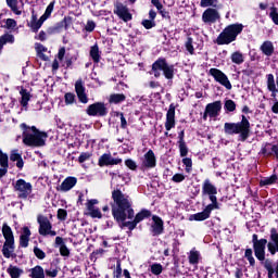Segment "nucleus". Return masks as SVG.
Masks as SVG:
<instances>
[{
  "instance_id": "obj_1",
  "label": "nucleus",
  "mask_w": 278,
  "mask_h": 278,
  "mask_svg": "<svg viewBox=\"0 0 278 278\" xmlns=\"http://www.w3.org/2000/svg\"><path fill=\"white\" fill-rule=\"evenodd\" d=\"M112 215L115 218V220L119 224V227L123 229V227H128V229L134 230L136 229V225L138 223H142L144 218H149L151 216V212L147 210H142L139 212L132 222H125L127 218L131 220L134 218V208H131V203L129 202V199L123 194V191L121 190H114L112 192Z\"/></svg>"
},
{
  "instance_id": "obj_2",
  "label": "nucleus",
  "mask_w": 278,
  "mask_h": 278,
  "mask_svg": "<svg viewBox=\"0 0 278 278\" xmlns=\"http://www.w3.org/2000/svg\"><path fill=\"white\" fill-rule=\"evenodd\" d=\"M224 131L227 136L239 135L241 142H247L251 137V122L247 115H241V121L238 123H225Z\"/></svg>"
},
{
  "instance_id": "obj_3",
  "label": "nucleus",
  "mask_w": 278,
  "mask_h": 278,
  "mask_svg": "<svg viewBox=\"0 0 278 278\" xmlns=\"http://www.w3.org/2000/svg\"><path fill=\"white\" fill-rule=\"evenodd\" d=\"M23 128V142L26 147H45L47 142V138L49 136L45 131L38 130L36 126H27L26 124H22Z\"/></svg>"
},
{
  "instance_id": "obj_4",
  "label": "nucleus",
  "mask_w": 278,
  "mask_h": 278,
  "mask_svg": "<svg viewBox=\"0 0 278 278\" xmlns=\"http://www.w3.org/2000/svg\"><path fill=\"white\" fill-rule=\"evenodd\" d=\"M244 25L240 23L230 24L218 35L216 42L217 45H231L236 42L240 33L243 31Z\"/></svg>"
},
{
  "instance_id": "obj_5",
  "label": "nucleus",
  "mask_w": 278,
  "mask_h": 278,
  "mask_svg": "<svg viewBox=\"0 0 278 278\" xmlns=\"http://www.w3.org/2000/svg\"><path fill=\"white\" fill-rule=\"evenodd\" d=\"M152 71L155 77H160V71H162L166 79H173L175 75V67L173 65H168L166 60H157L154 62L152 65Z\"/></svg>"
},
{
  "instance_id": "obj_6",
  "label": "nucleus",
  "mask_w": 278,
  "mask_h": 278,
  "mask_svg": "<svg viewBox=\"0 0 278 278\" xmlns=\"http://www.w3.org/2000/svg\"><path fill=\"white\" fill-rule=\"evenodd\" d=\"M14 190L17 193V197L20 199H27L29 194H31L34 187L30 185V182L25 181V179H18L14 185H13Z\"/></svg>"
},
{
  "instance_id": "obj_7",
  "label": "nucleus",
  "mask_w": 278,
  "mask_h": 278,
  "mask_svg": "<svg viewBox=\"0 0 278 278\" xmlns=\"http://www.w3.org/2000/svg\"><path fill=\"white\" fill-rule=\"evenodd\" d=\"M210 75L215 79V81H217V84L224 86L226 90H231V81H229V77H227L223 71L213 67L210 70Z\"/></svg>"
},
{
  "instance_id": "obj_8",
  "label": "nucleus",
  "mask_w": 278,
  "mask_h": 278,
  "mask_svg": "<svg viewBox=\"0 0 278 278\" xmlns=\"http://www.w3.org/2000/svg\"><path fill=\"white\" fill-rule=\"evenodd\" d=\"M37 223H39V233L40 236H56V232L52 229L51 222L49 218L39 215L37 217Z\"/></svg>"
},
{
  "instance_id": "obj_9",
  "label": "nucleus",
  "mask_w": 278,
  "mask_h": 278,
  "mask_svg": "<svg viewBox=\"0 0 278 278\" xmlns=\"http://www.w3.org/2000/svg\"><path fill=\"white\" fill-rule=\"evenodd\" d=\"M266 244H268L267 239H260L258 242L253 244L254 255L258 262L266 260Z\"/></svg>"
},
{
  "instance_id": "obj_10",
  "label": "nucleus",
  "mask_w": 278,
  "mask_h": 278,
  "mask_svg": "<svg viewBox=\"0 0 278 278\" xmlns=\"http://www.w3.org/2000/svg\"><path fill=\"white\" fill-rule=\"evenodd\" d=\"M258 155H263V157H276L278 160V144H273L270 142H266L262 146Z\"/></svg>"
},
{
  "instance_id": "obj_11",
  "label": "nucleus",
  "mask_w": 278,
  "mask_h": 278,
  "mask_svg": "<svg viewBox=\"0 0 278 278\" xmlns=\"http://www.w3.org/2000/svg\"><path fill=\"white\" fill-rule=\"evenodd\" d=\"M88 116H105L108 109L103 102H96L87 108Z\"/></svg>"
},
{
  "instance_id": "obj_12",
  "label": "nucleus",
  "mask_w": 278,
  "mask_h": 278,
  "mask_svg": "<svg viewBox=\"0 0 278 278\" xmlns=\"http://www.w3.org/2000/svg\"><path fill=\"white\" fill-rule=\"evenodd\" d=\"M99 204V200L97 199H92V200H88L86 203V207L88 211V216H91V218H102L101 215V210H99V207H97L96 205Z\"/></svg>"
},
{
  "instance_id": "obj_13",
  "label": "nucleus",
  "mask_w": 278,
  "mask_h": 278,
  "mask_svg": "<svg viewBox=\"0 0 278 278\" xmlns=\"http://www.w3.org/2000/svg\"><path fill=\"white\" fill-rule=\"evenodd\" d=\"M270 240L271 242H268L267 249L270 255H276L278 253V233L276 228L270 229Z\"/></svg>"
},
{
  "instance_id": "obj_14",
  "label": "nucleus",
  "mask_w": 278,
  "mask_h": 278,
  "mask_svg": "<svg viewBox=\"0 0 278 278\" xmlns=\"http://www.w3.org/2000/svg\"><path fill=\"white\" fill-rule=\"evenodd\" d=\"M216 194H218V190L214 185H210V212H214V210H220V203H218V198H216Z\"/></svg>"
},
{
  "instance_id": "obj_15",
  "label": "nucleus",
  "mask_w": 278,
  "mask_h": 278,
  "mask_svg": "<svg viewBox=\"0 0 278 278\" xmlns=\"http://www.w3.org/2000/svg\"><path fill=\"white\" fill-rule=\"evenodd\" d=\"M122 162V159H114L112 157V154H103L102 156H100L98 164L99 166H116Z\"/></svg>"
},
{
  "instance_id": "obj_16",
  "label": "nucleus",
  "mask_w": 278,
  "mask_h": 278,
  "mask_svg": "<svg viewBox=\"0 0 278 278\" xmlns=\"http://www.w3.org/2000/svg\"><path fill=\"white\" fill-rule=\"evenodd\" d=\"M115 14L122 18V21H131V13L129 12V9L127 7L123 5L122 3H117L115 8Z\"/></svg>"
},
{
  "instance_id": "obj_17",
  "label": "nucleus",
  "mask_w": 278,
  "mask_h": 278,
  "mask_svg": "<svg viewBox=\"0 0 278 278\" xmlns=\"http://www.w3.org/2000/svg\"><path fill=\"white\" fill-rule=\"evenodd\" d=\"M75 91L80 103H88V96H86V87H84V81L81 80L76 81Z\"/></svg>"
},
{
  "instance_id": "obj_18",
  "label": "nucleus",
  "mask_w": 278,
  "mask_h": 278,
  "mask_svg": "<svg viewBox=\"0 0 278 278\" xmlns=\"http://www.w3.org/2000/svg\"><path fill=\"white\" fill-rule=\"evenodd\" d=\"M155 153H153L152 150H149L143 156L141 166L142 168H155Z\"/></svg>"
},
{
  "instance_id": "obj_19",
  "label": "nucleus",
  "mask_w": 278,
  "mask_h": 278,
  "mask_svg": "<svg viewBox=\"0 0 278 278\" xmlns=\"http://www.w3.org/2000/svg\"><path fill=\"white\" fill-rule=\"evenodd\" d=\"M77 186V179L75 177H67L63 180L61 186L59 187V190L61 192H68V190H73Z\"/></svg>"
},
{
  "instance_id": "obj_20",
  "label": "nucleus",
  "mask_w": 278,
  "mask_h": 278,
  "mask_svg": "<svg viewBox=\"0 0 278 278\" xmlns=\"http://www.w3.org/2000/svg\"><path fill=\"white\" fill-rule=\"evenodd\" d=\"M175 127V106L170 105L166 115L165 128L167 131H170Z\"/></svg>"
},
{
  "instance_id": "obj_21",
  "label": "nucleus",
  "mask_w": 278,
  "mask_h": 278,
  "mask_svg": "<svg viewBox=\"0 0 278 278\" xmlns=\"http://www.w3.org/2000/svg\"><path fill=\"white\" fill-rule=\"evenodd\" d=\"M260 51H262L263 55L270 58L273 53H275V46L273 45V41L270 40L264 41L260 47Z\"/></svg>"
},
{
  "instance_id": "obj_22",
  "label": "nucleus",
  "mask_w": 278,
  "mask_h": 278,
  "mask_svg": "<svg viewBox=\"0 0 278 278\" xmlns=\"http://www.w3.org/2000/svg\"><path fill=\"white\" fill-rule=\"evenodd\" d=\"M223 110V102L220 100L210 103V118H216L220 115Z\"/></svg>"
},
{
  "instance_id": "obj_23",
  "label": "nucleus",
  "mask_w": 278,
  "mask_h": 278,
  "mask_svg": "<svg viewBox=\"0 0 278 278\" xmlns=\"http://www.w3.org/2000/svg\"><path fill=\"white\" fill-rule=\"evenodd\" d=\"M267 90H269V92H271V97L273 99L277 98V85H275V75L273 74H267Z\"/></svg>"
},
{
  "instance_id": "obj_24",
  "label": "nucleus",
  "mask_w": 278,
  "mask_h": 278,
  "mask_svg": "<svg viewBox=\"0 0 278 278\" xmlns=\"http://www.w3.org/2000/svg\"><path fill=\"white\" fill-rule=\"evenodd\" d=\"M154 224L152 225L153 236H160L164 231V222L157 216H153Z\"/></svg>"
},
{
  "instance_id": "obj_25",
  "label": "nucleus",
  "mask_w": 278,
  "mask_h": 278,
  "mask_svg": "<svg viewBox=\"0 0 278 278\" xmlns=\"http://www.w3.org/2000/svg\"><path fill=\"white\" fill-rule=\"evenodd\" d=\"M2 255L10 260L14 255V241H4L2 247Z\"/></svg>"
},
{
  "instance_id": "obj_26",
  "label": "nucleus",
  "mask_w": 278,
  "mask_h": 278,
  "mask_svg": "<svg viewBox=\"0 0 278 278\" xmlns=\"http://www.w3.org/2000/svg\"><path fill=\"white\" fill-rule=\"evenodd\" d=\"M45 21H47L45 17H40L38 20V17L35 14H33L29 23L30 29L35 33L38 31V29L42 27V23H45Z\"/></svg>"
},
{
  "instance_id": "obj_27",
  "label": "nucleus",
  "mask_w": 278,
  "mask_h": 278,
  "mask_svg": "<svg viewBox=\"0 0 278 278\" xmlns=\"http://www.w3.org/2000/svg\"><path fill=\"white\" fill-rule=\"evenodd\" d=\"M29 236H31V231L28 227H24L23 233L20 237V245L24 249H27V247H29Z\"/></svg>"
},
{
  "instance_id": "obj_28",
  "label": "nucleus",
  "mask_w": 278,
  "mask_h": 278,
  "mask_svg": "<svg viewBox=\"0 0 278 278\" xmlns=\"http://www.w3.org/2000/svg\"><path fill=\"white\" fill-rule=\"evenodd\" d=\"M10 160H11V162H17L16 163L17 168H23V166L25 164L23 162V156L21 155V153H18V150L11 151Z\"/></svg>"
},
{
  "instance_id": "obj_29",
  "label": "nucleus",
  "mask_w": 278,
  "mask_h": 278,
  "mask_svg": "<svg viewBox=\"0 0 278 278\" xmlns=\"http://www.w3.org/2000/svg\"><path fill=\"white\" fill-rule=\"evenodd\" d=\"M2 236L5 242L14 241V232H12V228L8 224H3L2 226Z\"/></svg>"
},
{
  "instance_id": "obj_30",
  "label": "nucleus",
  "mask_w": 278,
  "mask_h": 278,
  "mask_svg": "<svg viewBox=\"0 0 278 278\" xmlns=\"http://www.w3.org/2000/svg\"><path fill=\"white\" fill-rule=\"evenodd\" d=\"M206 218H210V206L201 213L190 215L189 220H206Z\"/></svg>"
},
{
  "instance_id": "obj_31",
  "label": "nucleus",
  "mask_w": 278,
  "mask_h": 278,
  "mask_svg": "<svg viewBox=\"0 0 278 278\" xmlns=\"http://www.w3.org/2000/svg\"><path fill=\"white\" fill-rule=\"evenodd\" d=\"M278 176L277 174H273L270 177H265L264 179L260 180V187L264 188L265 186H273L274 184H277Z\"/></svg>"
},
{
  "instance_id": "obj_32",
  "label": "nucleus",
  "mask_w": 278,
  "mask_h": 278,
  "mask_svg": "<svg viewBox=\"0 0 278 278\" xmlns=\"http://www.w3.org/2000/svg\"><path fill=\"white\" fill-rule=\"evenodd\" d=\"M7 5L13 14H16V16H21V14H23V11L18 9V0H7Z\"/></svg>"
},
{
  "instance_id": "obj_33",
  "label": "nucleus",
  "mask_w": 278,
  "mask_h": 278,
  "mask_svg": "<svg viewBox=\"0 0 278 278\" xmlns=\"http://www.w3.org/2000/svg\"><path fill=\"white\" fill-rule=\"evenodd\" d=\"M230 60L232 64H244V54H242L240 51H236L231 54Z\"/></svg>"
},
{
  "instance_id": "obj_34",
  "label": "nucleus",
  "mask_w": 278,
  "mask_h": 278,
  "mask_svg": "<svg viewBox=\"0 0 278 278\" xmlns=\"http://www.w3.org/2000/svg\"><path fill=\"white\" fill-rule=\"evenodd\" d=\"M7 273H9L11 278H18V277H21V275H23V269L11 265L7 269Z\"/></svg>"
},
{
  "instance_id": "obj_35",
  "label": "nucleus",
  "mask_w": 278,
  "mask_h": 278,
  "mask_svg": "<svg viewBox=\"0 0 278 278\" xmlns=\"http://www.w3.org/2000/svg\"><path fill=\"white\" fill-rule=\"evenodd\" d=\"M31 278H45V269L40 266H36L31 269Z\"/></svg>"
},
{
  "instance_id": "obj_36",
  "label": "nucleus",
  "mask_w": 278,
  "mask_h": 278,
  "mask_svg": "<svg viewBox=\"0 0 278 278\" xmlns=\"http://www.w3.org/2000/svg\"><path fill=\"white\" fill-rule=\"evenodd\" d=\"M90 58H92L93 62H99L101 60V54H99V46L94 45L90 49Z\"/></svg>"
},
{
  "instance_id": "obj_37",
  "label": "nucleus",
  "mask_w": 278,
  "mask_h": 278,
  "mask_svg": "<svg viewBox=\"0 0 278 278\" xmlns=\"http://www.w3.org/2000/svg\"><path fill=\"white\" fill-rule=\"evenodd\" d=\"M269 18L273 21L274 25H278V8L273 5L269 8Z\"/></svg>"
},
{
  "instance_id": "obj_38",
  "label": "nucleus",
  "mask_w": 278,
  "mask_h": 278,
  "mask_svg": "<svg viewBox=\"0 0 278 278\" xmlns=\"http://www.w3.org/2000/svg\"><path fill=\"white\" fill-rule=\"evenodd\" d=\"M110 103H123L125 101V94L123 93H113L110 96Z\"/></svg>"
},
{
  "instance_id": "obj_39",
  "label": "nucleus",
  "mask_w": 278,
  "mask_h": 278,
  "mask_svg": "<svg viewBox=\"0 0 278 278\" xmlns=\"http://www.w3.org/2000/svg\"><path fill=\"white\" fill-rule=\"evenodd\" d=\"M244 257L248 260L250 266H255V257H253V250L251 248L245 250Z\"/></svg>"
},
{
  "instance_id": "obj_40",
  "label": "nucleus",
  "mask_w": 278,
  "mask_h": 278,
  "mask_svg": "<svg viewBox=\"0 0 278 278\" xmlns=\"http://www.w3.org/2000/svg\"><path fill=\"white\" fill-rule=\"evenodd\" d=\"M0 42H1L2 47H3V45H8V42L11 45L14 43V35L5 34V35L1 36Z\"/></svg>"
},
{
  "instance_id": "obj_41",
  "label": "nucleus",
  "mask_w": 278,
  "mask_h": 278,
  "mask_svg": "<svg viewBox=\"0 0 278 278\" xmlns=\"http://www.w3.org/2000/svg\"><path fill=\"white\" fill-rule=\"evenodd\" d=\"M264 268L267 270V277L273 278L275 275V268L273 267V263L270 261H265Z\"/></svg>"
},
{
  "instance_id": "obj_42",
  "label": "nucleus",
  "mask_w": 278,
  "mask_h": 278,
  "mask_svg": "<svg viewBox=\"0 0 278 278\" xmlns=\"http://www.w3.org/2000/svg\"><path fill=\"white\" fill-rule=\"evenodd\" d=\"M216 21H220V14L216 9H210V23H216Z\"/></svg>"
},
{
  "instance_id": "obj_43",
  "label": "nucleus",
  "mask_w": 278,
  "mask_h": 278,
  "mask_svg": "<svg viewBox=\"0 0 278 278\" xmlns=\"http://www.w3.org/2000/svg\"><path fill=\"white\" fill-rule=\"evenodd\" d=\"M224 110H226V112H236V102L233 100H226Z\"/></svg>"
},
{
  "instance_id": "obj_44",
  "label": "nucleus",
  "mask_w": 278,
  "mask_h": 278,
  "mask_svg": "<svg viewBox=\"0 0 278 278\" xmlns=\"http://www.w3.org/2000/svg\"><path fill=\"white\" fill-rule=\"evenodd\" d=\"M0 166L2 169L8 170V154L3 153V151L0 150Z\"/></svg>"
},
{
  "instance_id": "obj_45",
  "label": "nucleus",
  "mask_w": 278,
  "mask_h": 278,
  "mask_svg": "<svg viewBox=\"0 0 278 278\" xmlns=\"http://www.w3.org/2000/svg\"><path fill=\"white\" fill-rule=\"evenodd\" d=\"M20 93L22 96V105L25 108V105H27L29 102V92H27L25 89H22Z\"/></svg>"
},
{
  "instance_id": "obj_46",
  "label": "nucleus",
  "mask_w": 278,
  "mask_h": 278,
  "mask_svg": "<svg viewBox=\"0 0 278 278\" xmlns=\"http://www.w3.org/2000/svg\"><path fill=\"white\" fill-rule=\"evenodd\" d=\"M162 264H152L151 265V273L152 275H162Z\"/></svg>"
},
{
  "instance_id": "obj_47",
  "label": "nucleus",
  "mask_w": 278,
  "mask_h": 278,
  "mask_svg": "<svg viewBox=\"0 0 278 278\" xmlns=\"http://www.w3.org/2000/svg\"><path fill=\"white\" fill-rule=\"evenodd\" d=\"M190 264H199V252L191 251L189 255Z\"/></svg>"
},
{
  "instance_id": "obj_48",
  "label": "nucleus",
  "mask_w": 278,
  "mask_h": 278,
  "mask_svg": "<svg viewBox=\"0 0 278 278\" xmlns=\"http://www.w3.org/2000/svg\"><path fill=\"white\" fill-rule=\"evenodd\" d=\"M54 5H55V2H51V3L47 7L46 12H45V14H43L41 17L47 21V18H49V16H51V13L53 12Z\"/></svg>"
},
{
  "instance_id": "obj_49",
  "label": "nucleus",
  "mask_w": 278,
  "mask_h": 278,
  "mask_svg": "<svg viewBox=\"0 0 278 278\" xmlns=\"http://www.w3.org/2000/svg\"><path fill=\"white\" fill-rule=\"evenodd\" d=\"M179 151L181 157H186L188 155V147H186V141H179Z\"/></svg>"
},
{
  "instance_id": "obj_50",
  "label": "nucleus",
  "mask_w": 278,
  "mask_h": 278,
  "mask_svg": "<svg viewBox=\"0 0 278 278\" xmlns=\"http://www.w3.org/2000/svg\"><path fill=\"white\" fill-rule=\"evenodd\" d=\"M16 25H17V23L15 22L14 18H8L5 21L4 27H5V29H14L16 27Z\"/></svg>"
},
{
  "instance_id": "obj_51",
  "label": "nucleus",
  "mask_w": 278,
  "mask_h": 278,
  "mask_svg": "<svg viewBox=\"0 0 278 278\" xmlns=\"http://www.w3.org/2000/svg\"><path fill=\"white\" fill-rule=\"evenodd\" d=\"M89 157H92V154L89 152H83L79 157H78V162L79 164H84V162L88 161Z\"/></svg>"
},
{
  "instance_id": "obj_52",
  "label": "nucleus",
  "mask_w": 278,
  "mask_h": 278,
  "mask_svg": "<svg viewBox=\"0 0 278 278\" xmlns=\"http://www.w3.org/2000/svg\"><path fill=\"white\" fill-rule=\"evenodd\" d=\"M34 253L36 257H38V260H45V257H47V254H45V252L40 250V248H35Z\"/></svg>"
},
{
  "instance_id": "obj_53",
  "label": "nucleus",
  "mask_w": 278,
  "mask_h": 278,
  "mask_svg": "<svg viewBox=\"0 0 278 278\" xmlns=\"http://www.w3.org/2000/svg\"><path fill=\"white\" fill-rule=\"evenodd\" d=\"M60 254L63 256V257H68V255H71V251H68V248L66 247V244H62L60 247Z\"/></svg>"
},
{
  "instance_id": "obj_54",
  "label": "nucleus",
  "mask_w": 278,
  "mask_h": 278,
  "mask_svg": "<svg viewBox=\"0 0 278 278\" xmlns=\"http://www.w3.org/2000/svg\"><path fill=\"white\" fill-rule=\"evenodd\" d=\"M125 165L127 166V168H129L130 170H136V168H138V165H136V163L134 162V160L128 159L125 161Z\"/></svg>"
},
{
  "instance_id": "obj_55",
  "label": "nucleus",
  "mask_w": 278,
  "mask_h": 278,
  "mask_svg": "<svg viewBox=\"0 0 278 278\" xmlns=\"http://www.w3.org/2000/svg\"><path fill=\"white\" fill-rule=\"evenodd\" d=\"M187 51L192 55L194 53V47H192V38H188L186 42Z\"/></svg>"
},
{
  "instance_id": "obj_56",
  "label": "nucleus",
  "mask_w": 278,
  "mask_h": 278,
  "mask_svg": "<svg viewBox=\"0 0 278 278\" xmlns=\"http://www.w3.org/2000/svg\"><path fill=\"white\" fill-rule=\"evenodd\" d=\"M65 103H66V105H72V103H75V94L66 93L65 94Z\"/></svg>"
},
{
  "instance_id": "obj_57",
  "label": "nucleus",
  "mask_w": 278,
  "mask_h": 278,
  "mask_svg": "<svg viewBox=\"0 0 278 278\" xmlns=\"http://www.w3.org/2000/svg\"><path fill=\"white\" fill-rule=\"evenodd\" d=\"M143 27H146V29H151L153 27H155V22H153V20H144L142 22Z\"/></svg>"
},
{
  "instance_id": "obj_58",
  "label": "nucleus",
  "mask_w": 278,
  "mask_h": 278,
  "mask_svg": "<svg viewBox=\"0 0 278 278\" xmlns=\"http://www.w3.org/2000/svg\"><path fill=\"white\" fill-rule=\"evenodd\" d=\"M182 163H184L185 166H186L187 173H190V170L192 169V160L186 157V159L182 160Z\"/></svg>"
},
{
  "instance_id": "obj_59",
  "label": "nucleus",
  "mask_w": 278,
  "mask_h": 278,
  "mask_svg": "<svg viewBox=\"0 0 278 278\" xmlns=\"http://www.w3.org/2000/svg\"><path fill=\"white\" fill-rule=\"evenodd\" d=\"M66 216H67L66 210L60 208L58 211V218H59V220H66Z\"/></svg>"
},
{
  "instance_id": "obj_60",
  "label": "nucleus",
  "mask_w": 278,
  "mask_h": 278,
  "mask_svg": "<svg viewBox=\"0 0 278 278\" xmlns=\"http://www.w3.org/2000/svg\"><path fill=\"white\" fill-rule=\"evenodd\" d=\"M94 27H97V24H94V22L92 21H88L85 26V29L86 31H94Z\"/></svg>"
},
{
  "instance_id": "obj_61",
  "label": "nucleus",
  "mask_w": 278,
  "mask_h": 278,
  "mask_svg": "<svg viewBox=\"0 0 278 278\" xmlns=\"http://www.w3.org/2000/svg\"><path fill=\"white\" fill-rule=\"evenodd\" d=\"M121 275H123V268H121V263L117 261L116 269L114 271V277L121 278Z\"/></svg>"
},
{
  "instance_id": "obj_62",
  "label": "nucleus",
  "mask_w": 278,
  "mask_h": 278,
  "mask_svg": "<svg viewBox=\"0 0 278 278\" xmlns=\"http://www.w3.org/2000/svg\"><path fill=\"white\" fill-rule=\"evenodd\" d=\"M35 49L37 53H47V48L42 46V43H36Z\"/></svg>"
},
{
  "instance_id": "obj_63",
  "label": "nucleus",
  "mask_w": 278,
  "mask_h": 278,
  "mask_svg": "<svg viewBox=\"0 0 278 278\" xmlns=\"http://www.w3.org/2000/svg\"><path fill=\"white\" fill-rule=\"evenodd\" d=\"M47 277L55 278L58 277V269H46Z\"/></svg>"
},
{
  "instance_id": "obj_64",
  "label": "nucleus",
  "mask_w": 278,
  "mask_h": 278,
  "mask_svg": "<svg viewBox=\"0 0 278 278\" xmlns=\"http://www.w3.org/2000/svg\"><path fill=\"white\" fill-rule=\"evenodd\" d=\"M173 181H175L176 184H180V181H184V179H186V177L181 174H176L173 176Z\"/></svg>"
}]
</instances>
